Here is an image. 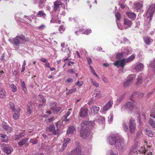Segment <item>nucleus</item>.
<instances>
[{
  "label": "nucleus",
  "mask_w": 155,
  "mask_h": 155,
  "mask_svg": "<svg viewBox=\"0 0 155 155\" xmlns=\"http://www.w3.org/2000/svg\"><path fill=\"white\" fill-rule=\"evenodd\" d=\"M124 140L122 137L113 135L109 138V143L111 145H114L117 149L124 151L126 148Z\"/></svg>",
  "instance_id": "f257e3e1"
},
{
  "label": "nucleus",
  "mask_w": 155,
  "mask_h": 155,
  "mask_svg": "<svg viewBox=\"0 0 155 155\" xmlns=\"http://www.w3.org/2000/svg\"><path fill=\"white\" fill-rule=\"evenodd\" d=\"M29 41V39L27 37L23 35H17L15 38L9 40L11 43L16 46L24 43L25 41Z\"/></svg>",
  "instance_id": "f03ea898"
},
{
  "label": "nucleus",
  "mask_w": 155,
  "mask_h": 155,
  "mask_svg": "<svg viewBox=\"0 0 155 155\" xmlns=\"http://www.w3.org/2000/svg\"><path fill=\"white\" fill-rule=\"evenodd\" d=\"M134 108V105L133 103L128 101L126 102L122 107L123 110H128L132 111Z\"/></svg>",
  "instance_id": "7ed1b4c3"
},
{
  "label": "nucleus",
  "mask_w": 155,
  "mask_h": 155,
  "mask_svg": "<svg viewBox=\"0 0 155 155\" xmlns=\"http://www.w3.org/2000/svg\"><path fill=\"white\" fill-rule=\"evenodd\" d=\"M129 127L130 133L131 134L134 133L135 132L136 128L135 121L134 119L133 118L130 119Z\"/></svg>",
  "instance_id": "20e7f679"
},
{
  "label": "nucleus",
  "mask_w": 155,
  "mask_h": 155,
  "mask_svg": "<svg viewBox=\"0 0 155 155\" xmlns=\"http://www.w3.org/2000/svg\"><path fill=\"white\" fill-rule=\"evenodd\" d=\"M155 12V5L154 4H151L150 5L148 9L147 15V18H150V20L151 19L152 17Z\"/></svg>",
  "instance_id": "39448f33"
},
{
  "label": "nucleus",
  "mask_w": 155,
  "mask_h": 155,
  "mask_svg": "<svg viewBox=\"0 0 155 155\" xmlns=\"http://www.w3.org/2000/svg\"><path fill=\"white\" fill-rule=\"evenodd\" d=\"M47 129L54 135H57L59 133V130L58 127H56L53 124L50 125Z\"/></svg>",
  "instance_id": "423d86ee"
},
{
  "label": "nucleus",
  "mask_w": 155,
  "mask_h": 155,
  "mask_svg": "<svg viewBox=\"0 0 155 155\" xmlns=\"http://www.w3.org/2000/svg\"><path fill=\"white\" fill-rule=\"evenodd\" d=\"M126 63V62L125 58H124L121 60H119L116 61L114 63H113V64L117 66V67L121 66L123 68Z\"/></svg>",
  "instance_id": "0eeeda50"
},
{
  "label": "nucleus",
  "mask_w": 155,
  "mask_h": 155,
  "mask_svg": "<svg viewBox=\"0 0 155 155\" xmlns=\"http://www.w3.org/2000/svg\"><path fill=\"white\" fill-rule=\"evenodd\" d=\"M135 77L134 75L130 76L127 79L126 81L124 82V86L125 87H127L129 86L133 82V80Z\"/></svg>",
  "instance_id": "6e6552de"
},
{
  "label": "nucleus",
  "mask_w": 155,
  "mask_h": 155,
  "mask_svg": "<svg viewBox=\"0 0 155 155\" xmlns=\"http://www.w3.org/2000/svg\"><path fill=\"white\" fill-rule=\"evenodd\" d=\"M90 134L89 130L82 129L81 130L80 136L83 139H86L89 137Z\"/></svg>",
  "instance_id": "1a4fd4ad"
},
{
  "label": "nucleus",
  "mask_w": 155,
  "mask_h": 155,
  "mask_svg": "<svg viewBox=\"0 0 155 155\" xmlns=\"http://www.w3.org/2000/svg\"><path fill=\"white\" fill-rule=\"evenodd\" d=\"M13 150V148L11 146L8 145L3 146L2 149L3 151L8 154H11Z\"/></svg>",
  "instance_id": "9d476101"
},
{
  "label": "nucleus",
  "mask_w": 155,
  "mask_h": 155,
  "mask_svg": "<svg viewBox=\"0 0 155 155\" xmlns=\"http://www.w3.org/2000/svg\"><path fill=\"white\" fill-rule=\"evenodd\" d=\"M88 110L87 108L81 107L80 109L79 114L80 117H84L87 115Z\"/></svg>",
  "instance_id": "9b49d317"
},
{
  "label": "nucleus",
  "mask_w": 155,
  "mask_h": 155,
  "mask_svg": "<svg viewBox=\"0 0 155 155\" xmlns=\"http://www.w3.org/2000/svg\"><path fill=\"white\" fill-rule=\"evenodd\" d=\"M113 104L112 101H109L103 107L102 112H104L108 110L112 107Z\"/></svg>",
  "instance_id": "f8f14e48"
},
{
  "label": "nucleus",
  "mask_w": 155,
  "mask_h": 155,
  "mask_svg": "<svg viewBox=\"0 0 155 155\" xmlns=\"http://www.w3.org/2000/svg\"><path fill=\"white\" fill-rule=\"evenodd\" d=\"M132 24L131 21L127 18L124 20V27L125 29H127L131 27Z\"/></svg>",
  "instance_id": "ddd939ff"
},
{
  "label": "nucleus",
  "mask_w": 155,
  "mask_h": 155,
  "mask_svg": "<svg viewBox=\"0 0 155 155\" xmlns=\"http://www.w3.org/2000/svg\"><path fill=\"white\" fill-rule=\"evenodd\" d=\"M138 148V143L135 144L131 148L130 152V153L133 154L137 152V154H138V153L137 151Z\"/></svg>",
  "instance_id": "4468645a"
},
{
  "label": "nucleus",
  "mask_w": 155,
  "mask_h": 155,
  "mask_svg": "<svg viewBox=\"0 0 155 155\" xmlns=\"http://www.w3.org/2000/svg\"><path fill=\"white\" fill-rule=\"evenodd\" d=\"M2 127L7 132H11L12 131V128L9 126L6 123L3 122L2 123Z\"/></svg>",
  "instance_id": "2eb2a0df"
},
{
  "label": "nucleus",
  "mask_w": 155,
  "mask_h": 155,
  "mask_svg": "<svg viewBox=\"0 0 155 155\" xmlns=\"http://www.w3.org/2000/svg\"><path fill=\"white\" fill-rule=\"evenodd\" d=\"M81 129H85L87 130H89V124L88 121H84L81 123Z\"/></svg>",
  "instance_id": "dca6fc26"
},
{
  "label": "nucleus",
  "mask_w": 155,
  "mask_h": 155,
  "mask_svg": "<svg viewBox=\"0 0 155 155\" xmlns=\"http://www.w3.org/2000/svg\"><path fill=\"white\" fill-rule=\"evenodd\" d=\"M94 121L99 123H103L105 121V118L100 116H97L95 118Z\"/></svg>",
  "instance_id": "f3484780"
},
{
  "label": "nucleus",
  "mask_w": 155,
  "mask_h": 155,
  "mask_svg": "<svg viewBox=\"0 0 155 155\" xmlns=\"http://www.w3.org/2000/svg\"><path fill=\"white\" fill-rule=\"evenodd\" d=\"M100 109L99 107L96 106H93L90 108L91 111L92 113L95 114H97Z\"/></svg>",
  "instance_id": "a211bd4d"
},
{
  "label": "nucleus",
  "mask_w": 155,
  "mask_h": 155,
  "mask_svg": "<svg viewBox=\"0 0 155 155\" xmlns=\"http://www.w3.org/2000/svg\"><path fill=\"white\" fill-rule=\"evenodd\" d=\"M144 68L143 65L142 63H139L137 64L135 67V69L136 71H142Z\"/></svg>",
  "instance_id": "6ab92c4d"
},
{
  "label": "nucleus",
  "mask_w": 155,
  "mask_h": 155,
  "mask_svg": "<svg viewBox=\"0 0 155 155\" xmlns=\"http://www.w3.org/2000/svg\"><path fill=\"white\" fill-rule=\"evenodd\" d=\"M126 13L128 17L130 19L134 20L136 18V15L134 12L129 11L127 12Z\"/></svg>",
  "instance_id": "aec40b11"
},
{
  "label": "nucleus",
  "mask_w": 155,
  "mask_h": 155,
  "mask_svg": "<svg viewBox=\"0 0 155 155\" xmlns=\"http://www.w3.org/2000/svg\"><path fill=\"white\" fill-rule=\"evenodd\" d=\"M61 5V2L60 1H56L54 4L53 10L56 12L58 9L59 6Z\"/></svg>",
  "instance_id": "412c9836"
},
{
  "label": "nucleus",
  "mask_w": 155,
  "mask_h": 155,
  "mask_svg": "<svg viewBox=\"0 0 155 155\" xmlns=\"http://www.w3.org/2000/svg\"><path fill=\"white\" fill-rule=\"evenodd\" d=\"M6 95V91L4 89L0 87V98H5Z\"/></svg>",
  "instance_id": "4be33fe9"
},
{
  "label": "nucleus",
  "mask_w": 155,
  "mask_h": 155,
  "mask_svg": "<svg viewBox=\"0 0 155 155\" xmlns=\"http://www.w3.org/2000/svg\"><path fill=\"white\" fill-rule=\"evenodd\" d=\"M75 127L73 126L69 127L67 131V134L68 135L73 134L75 131Z\"/></svg>",
  "instance_id": "5701e85b"
},
{
  "label": "nucleus",
  "mask_w": 155,
  "mask_h": 155,
  "mask_svg": "<svg viewBox=\"0 0 155 155\" xmlns=\"http://www.w3.org/2000/svg\"><path fill=\"white\" fill-rule=\"evenodd\" d=\"M29 139L28 138H26L25 139H24L20 141L18 143V145L21 147L23 145L25 144L26 143L28 142V140Z\"/></svg>",
  "instance_id": "b1692460"
},
{
  "label": "nucleus",
  "mask_w": 155,
  "mask_h": 155,
  "mask_svg": "<svg viewBox=\"0 0 155 155\" xmlns=\"http://www.w3.org/2000/svg\"><path fill=\"white\" fill-rule=\"evenodd\" d=\"M20 110L19 109H18L15 111V113L13 114V118L14 119L16 120L18 118L19 116V112Z\"/></svg>",
  "instance_id": "393cba45"
},
{
  "label": "nucleus",
  "mask_w": 155,
  "mask_h": 155,
  "mask_svg": "<svg viewBox=\"0 0 155 155\" xmlns=\"http://www.w3.org/2000/svg\"><path fill=\"white\" fill-rule=\"evenodd\" d=\"M134 6L135 9L138 11L142 8L143 7V4L140 3H137L135 4Z\"/></svg>",
  "instance_id": "a878e982"
},
{
  "label": "nucleus",
  "mask_w": 155,
  "mask_h": 155,
  "mask_svg": "<svg viewBox=\"0 0 155 155\" xmlns=\"http://www.w3.org/2000/svg\"><path fill=\"white\" fill-rule=\"evenodd\" d=\"M150 116L155 119V104L150 111Z\"/></svg>",
  "instance_id": "bb28decb"
},
{
  "label": "nucleus",
  "mask_w": 155,
  "mask_h": 155,
  "mask_svg": "<svg viewBox=\"0 0 155 155\" xmlns=\"http://www.w3.org/2000/svg\"><path fill=\"white\" fill-rule=\"evenodd\" d=\"M144 95L143 93H135L132 94V96H134L135 95L140 98L142 97Z\"/></svg>",
  "instance_id": "cd10ccee"
},
{
  "label": "nucleus",
  "mask_w": 155,
  "mask_h": 155,
  "mask_svg": "<svg viewBox=\"0 0 155 155\" xmlns=\"http://www.w3.org/2000/svg\"><path fill=\"white\" fill-rule=\"evenodd\" d=\"M135 58V56L134 55H132L128 58L126 59L125 58V60L126 63L132 61Z\"/></svg>",
  "instance_id": "c85d7f7f"
},
{
  "label": "nucleus",
  "mask_w": 155,
  "mask_h": 155,
  "mask_svg": "<svg viewBox=\"0 0 155 155\" xmlns=\"http://www.w3.org/2000/svg\"><path fill=\"white\" fill-rule=\"evenodd\" d=\"M149 124L153 128L155 129V121L152 119H150L148 121Z\"/></svg>",
  "instance_id": "c756f323"
},
{
  "label": "nucleus",
  "mask_w": 155,
  "mask_h": 155,
  "mask_svg": "<svg viewBox=\"0 0 155 155\" xmlns=\"http://www.w3.org/2000/svg\"><path fill=\"white\" fill-rule=\"evenodd\" d=\"M93 96L95 97L97 99H99L102 96V94L101 93L100 91L97 93H94L93 94Z\"/></svg>",
  "instance_id": "7c9ffc66"
},
{
  "label": "nucleus",
  "mask_w": 155,
  "mask_h": 155,
  "mask_svg": "<svg viewBox=\"0 0 155 155\" xmlns=\"http://www.w3.org/2000/svg\"><path fill=\"white\" fill-rule=\"evenodd\" d=\"M122 127L124 130L125 131L127 132L128 131V127L127 125V124L126 123L124 122L122 124Z\"/></svg>",
  "instance_id": "2f4dec72"
},
{
  "label": "nucleus",
  "mask_w": 155,
  "mask_h": 155,
  "mask_svg": "<svg viewBox=\"0 0 155 155\" xmlns=\"http://www.w3.org/2000/svg\"><path fill=\"white\" fill-rule=\"evenodd\" d=\"M149 66L150 67L154 68L153 71L154 72H155V59H154L150 62Z\"/></svg>",
  "instance_id": "473e14b6"
},
{
  "label": "nucleus",
  "mask_w": 155,
  "mask_h": 155,
  "mask_svg": "<svg viewBox=\"0 0 155 155\" xmlns=\"http://www.w3.org/2000/svg\"><path fill=\"white\" fill-rule=\"evenodd\" d=\"M142 78L140 76H138L137 78V81L136 84L137 85H140L142 84Z\"/></svg>",
  "instance_id": "72a5a7b5"
},
{
  "label": "nucleus",
  "mask_w": 155,
  "mask_h": 155,
  "mask_svg": "<svg viewBox=\"0 0 155 155\" xmlns=\"http://www.w3.org/2000/svg\"><path fill=\"white\" fill-rule=\"evenodd\" d=\"M38 100L41 103H44L45 102V100L44 97L41 95H39L38 96Z\"/></svg>",
  "instance_id": "f704fd0d"
},
{
  "label": "nucleus",
  "mask_w": 155,
  "mask_h": 155,
  "mask_svg": "<svg viewBox=\"0 0 155 155\" xmlns=\"http://www.w3.org/2000/svg\"><path fill=\"white\" fill-rule=\"evenodd\" d=\"M144 41L147 45H150V39L149 37H146L144 38Z\"/></svg>",
  "instance_id": "c9c22d12"
},
{
  "label": "nucleus",
  "mask_w": 155,
  "mask_h": 155,
  "mask_svg": "<svg viewBox=\"0 0 155 155\" xmlns=\"http://www.w3.org/2000/svg\"><path fill=\"white\" fill-rule=\"evenodd\" d=\"M33 107L31 104L28 105L27 108V113L29 114H30L32 111Z\"/></svg>",
  "instance_id": "e433bc0d"
},
{
  "label": "nucleus",
  "mask_w": 155,
  "mask_h": 155,
  "mask_svg": "<svg viewBox=\"0 0 155 155\" xmlns=\"http://www.w3.org/2000/svg\"><path fill=\"white\" fill-rule=\"evenodd\" d=\"M75 150L74 154H78V155H81V149L80 147H78L75 150Z\"/></svg>",
  "instance_id": "4c0bfd02"
},
{
  "label": "nucleus",
  "mask_w": 155,
  "mask_h": 155,
  "mask_svg": "<svg viewBox=\"0 0 155 155\" xmlns=\"http://www.w3.org/2000/svg\"><path fill=\"white\" fill-rule=\"evenodd\" d=\"M25 136V134L23 133L20 134L16 136L15 137V140H19L20 139L24 137Z\"/></svg>",
  "instance_id": "58836bf2"
},
{
  "label": "nucleus",
  "mask_w": 155,
  "mask_h": 155,
  "mask_svg": "<svg viewBox=\"0 0 155 155\" xmlns=\"http://www.w3.org/2000/svg\"><path fill=\"white\" fill-rule=\"evenodd\" d=\"M124 52H120L117 54L116 55V58L117 59H120L122 57L123 55L124 54Z\"/></svg>",
  "instance_id": "ea45409f"
},
{
  "label": "nucleus",
  "mask_w": 155,
  "mask_h": 155,
  "mask_svg": "<svg viewBox=\"0 0 155 155\" xmlns=\"http://www.w3.org/2000/svg\"><path fill=\"white\" fill-rule=\"evenodd\" d=\"M146 134L149 137H152L153 136V135L152 132L151 130H149L146 129Z\"/></svg>",
  "instance_id": "a19ab883"
},
{
  "label": "nucleus",
  "mask_w": 155,
  "mask_h": 155,
  "mask_svg": "<svg viewBox=\"0 0 155 155\" xmlns=\"http://www.w3.org/2000/svg\"><path fill=\"white\" fill-rule=\"evenodd\" d=\"M90 81L94 86L96 87H98L99 86V84L96 81H94L91 78Z\"/></svg>",
  "instance_id": "79ce46f5"
},
{
  "label": "nucleus",
  "mask_w": 155,
  "mask_h": 155,
  "mask_svg": "<svg viewBox=\"0 0 155 155\" xmlns=\"http://www.w3.org/2000/svg\"><path fill=\"white\" fill-rule=\"evenodd\" d=\"M37 15L38 16H42L44 17L46 16V15L43 12V11H39Z\"/></svg>",
  "instance_id": "37998d69"
},
{
  "label": "nucleus",
  "mask_w": 155,
  "mask_h": 155,
  "mask_svg": "<svg viewBox=\"0 0 155 155\" xmlns=\"http://www.w3.org/2000/svg\"><path fill=\"white\" fill-rule=\"evenodd\" d=\"M10 86L12 88L13 92H15L17 90V87L15 85L13 84H12L10 85Z\"/></svg>",
  "instance_id": "c03bdc74"
},
{
  "label": "nucleus",
  "mask_w": 155,
  "mask_h": 155,
  "mask_svg": "<svg viewBox=\"0 0 155 155\" xmlns=\"http://www.w3.org/2000/svg\"><path fill=\"white\" fill-rule=\"evenodd\" d=\"M66 144H63L62 146L61 149L59 150V152H62L63 150L65 149L66 148Z\"/></svg>",
  "instance_id": "a18cd8bd"
},
{
  "label": "nucleus",
  "mask_w": 155,
  "mask_h": 155,
  "mask_svg": "<svg viewBox=\"0 0 155 155\" xmlns=\"http://www.w3.org/2000/svg\"><path fill=\"white\" fill-rule=\"evenodd\" d=\"M21 86L22 87L23 90L25 92L26 90V88L25 87V85L24 81H22L21 83Z\"/></svg>",
  "instance_id": "49530a36"
},
{
  "label": "nucleus",
  "mask_w": 155,
  "mask_h": 155,
  "mask_svg": "<svg viewBox=\"0 0 155 155\" xmlns=\"http://www.w3.org/2000/svg\"><path fill=\"white\" fill-rule=\"evenodd\" d=\"M50 106L51 110H54L55 109H56V104L54 103H53L51 104Z\"/></svg>",
  "instance_id": "de8ad7c7"
},
{
  "label": "nucleus",
  "mask_w": 155,
  "mask_h": 155,
  "mask_svg": "<svg viewBox=\"0 0 155 155\" xmlns=\"http://www.w3.org/2000/svg\"><path fill=\"white\" fill-rule=\"evenodd\" d=\"M10 107L13 111L15 112V105L13 103H10L9 104Z\"/></svg>",
  "instance_id": "09e8293b"
},
{
  "label": "nucleus",
  "mask_w": 155,
  "mask_h": 155,
  "mask_svg": "<svg viewBox=\"0 0 155 155\" xmlns=\"http://www.w3.org/2000/svg\"><path fill=\"white\" fill-rule=\"evenodd\" d=\"M115 17L116 18L117 20L119 21L120 20L121 18V16L119 13H117L115 14Z\"/></svg>",
  "instance_id": "8fccbe9b"
},
{
  "label": "nucleus",
  "mask_w": 155,
  "mask_h": 155,
  "mask_svg": "<svg viewBox=\"0 0 155 155\" xmlns=\"http://www.w3.org/2000/svg\"><path fill=\"white\" fill-rule=\"evenodd\" d=\"M74 153L75 150H72L70 152H66L65 155H72L74 154Z\"/></svg>",
  "instance_id": "3c124183"
},
{
  "label": "nucleus",
  "mask_w": 155,
  "mask_h": 155,
  "mask_svg": "<svg viewBox=\"0 0 155 155\" xmlns=\"http://www.w3.org/2000/svg\"><path fill=\"white\" fill-rule=\"evenodd\" d=\"M124 95H122L121 96L120 98L117 99V102L118 103L121 102L122 100H123L124 98Z\"/></svg>",
  "instance_id": "603ef678"
},
{
  "label": "nucleus",
  "mask_w": 155,
  "mask_h": 155,
  "mask_svg": "<svg viewBox=\"0 0 155 155\" xmlns=\"http://www.w3.org/2000/svg\"><path fill=\"white\" fill-rule=\"evenodd\" d=\"M71 140L70 139V138H68L66 140H64V143L63 144H66V147H67V145L69 142V141H70Z\"/></svg>",
  "instance_id": "864d4df0"
},
{
  "label": "nucleus",
  "mask_w": 155,
  "mask_h": 155,
  "mask_svg": "<svg viewBox=\"0 0 155 155\" xmlns=\"http://www.w3.org/2000/svg\"><path fill=\"white\" fill-rule=\"evenodd\" d=\"M30 141L31 143H32L33 144H36L37 143V140H34L33 139H31Z\"/></svg>",
  "instance_id": "5fc2aeb1"
},
{
  "label": "nucleus",
  "mask_w": 155,
  "mask_h": 155,
  "mask_svg": "<svg viewBox=\"0 0 155 155\" xmlns=\"http://www.w3.org/2000/svg\"><path fill=\"white\" fill-rule=\"evenodd\" d=\"M88 124H89V126H91V127H93L94 126V122L92 121H88Z\"/></svg>",
  "instance_id": "6e6d98bb"
},
{
  "label": "nucleus",
  "mask_w": 155,
  "mask_h": 155,
  "mask_svg": "<svg viewBox=\"0 0 155 155\" xmlns=\"http://www.w3.org/2000/svg\"><path fill=\"white\" fill-rule=\"evenodd\" d=\"M87 58L88 64L89 65H90V64L92 62V60L90 58Z\"/></svg>",
  "instance_id": "4d7b16f0"
},
{
  "label": "nucleus",
  "mask_w": 155,
  "mask_h": 155,
  "mask_svg": "<svg viewBox=\"0 0 155 155\" xmlns=\"http://www.w3.org/2000/svg\"><path fill=\"white\" fill-rule=\"evenodd\" d=\"M76 88H73L70 90H68V91L69 92L70 94H71L73 93L74 92L76 91Z\"/></svg>",
  "instance_id": "13d9d810"
},
{
  "label": "nucleus",
  "mask_w": 155,
  "mask_h": 155,
  "mask_svg": "<svg viewBox=\"0 0 155 155\" xmlns=\"http://www.w3.org/2000/svg\"><path fill=\"white\" fill-rule=\"evenodd\" d=\"M70 114V112L69 111L67 112V113L64 115V118H67V117L69 116Z\"/></svg>",
  "instance_id": "bf43d9fd"
},
{
  "label": "nucleus",
  "mask_w": 155,
  "mask_h": 155,
  "mask_svg": "<svg viewBox=\"0 0 155 155\" xmlns=\"http://www.w3.org/2000/svg\"><path fill=\"white\" fill-rule=\"evenodd\" d=\"M155 91V88L154 89L152 92H150L148 93L147 94V96L148 97H149L151 94H152L153 92H154Z\"/></svg>",
  "instance_id": "052dcab7"
},
{
  "label": "nucleus",
  "mask_w": 155,
  "mask_h": 155,
  "mask_svg": "<svg viewBox=\"0 0 155 155\" xmlns=\"http://www.w3.org/2000/svg\"><path fill=\"white\" fill-rule=\"evenodd\" d=\"M142 133L141 131H138L137 134V138L139 137L141 135Z\"/></svg>",
  "instance_id": "680f3d73"
},
{
  "label": "nucleus",
  "mask_w": 155,
  "mask_h": 155,
  "mask_svg": "<svg viewBox=\"0 0 155 155\" xmlns=\"http://www.w3.org/2000/svg\"><path fill=\"white\" fill-rule=\"evenodd\" d=\"M113 115H111L110 119H109L108 120V121L110 123H111L113 121Z\"/></svg>",
  "instance_id": "e2e57ef3"
},
{
  "label": "nucleus",
  "mask_w": 155,
  "mask_h": 155,
  "mask_svg": "<svg viewBox=\"0 0 155 155\" xmlns=\"http://www.w3.org/2000/svg\"><path fill=\"white\" fill-rule=\"evenodd\" d=\"M54 110H55L56 111L58 112L60 111L61 110V107H58L57 108H56V109H55Z\"/></svg>",
  "instance_id": "0e129e2a"
},
{
  "label": "nucleus",
  "mask_w": 155,
  "mask_h": 155,
  "mask_svg": "<svg viewBox=\"0 0 155 155\" xmlns=\"http://www.w3.org/2000/svg\"><path fill=\"white\" fill-rule=\"evenodd\" d=\"M125 50L126 51V52H124V53L125 54H127L129 53L130 51L128 48H126L125 49Z\"/></svg>",
  "instance_id": "69168bd1"
},
{
  "label": "nucleus",
  "mask_w": 155,
  "mask_h": 155,
  "mask_svg": "<svg viewBox=\"0 0 155 155\" xmlns=\"http://www.w3.org/2000/svg\"><path fill=\"white\" fill-rule=\"evenodd\" d=\"M91 31V30H85L84 33L87 35L89 33H90L91 32L90 31Z\"/></svg>",
  "instance_id": "338daca9"
},
{
  "label": "nucleus",
  "mask_w": 155,
  "mask_h": 155,
  "mask_svg": "<svg viewBox=\"0 0 155 155\" xmlns=\"http://www.w3.org/2000/svg\"><path fill=\"white\" fill-rule=\"evenodd\" d=\"M68 72L70 73H74V71L73 69H69L68 70Z\"/></svg>",
  "instance_id": "774afa93"
}]
</instances>
